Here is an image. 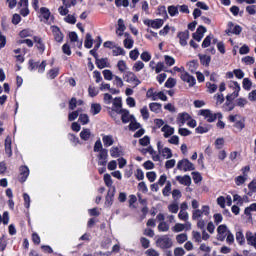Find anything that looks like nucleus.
I'll list each match as a JSON object with an SVG mask.
<instances>
[{
    "instance_id": "nucleus-22",
    "label": "nucleus",
    "mask_w": 256,
    "mask_h": 256,
    "mask_svg": "<svg viewBox=\"0 0 256 256\" xmlns=\"http://www.w3.org/2000/svg\"><path fill=\"white\" fill-rule=\"evenodd\" d=\"M29 177V168L27 166L20 167V181L21 183H25L27 178Z\"/></svg>"
},
{
    "instance_id": "nucleus-10",
    "label": "nucleus",
    "mask_w": 256,
    "mask_h": 256,
    "mask_svg": "<svg viewBox=\"0 0 256 256\" xmlns=\"http://www.w3.org/2000/svg\"><path fill=\"white\" fill-rule=\"evenodd\" d=\"M173 233H181V231H191V222H186L185 224L176 223L172 227Z\"/></svg>"
},
{
    "instance_id": "nucleus-18",
    "label": "nucleus",
    "mask_w": 256,
    "mask_h": 256,
    "mask_svg": "<svg viewBox=\"0 0 256 256\" xmlns=\"http://www.w3.org/2000/svg\"><path fill=\"white\" fill-rule=\"evenodd\" d=\"M118 115H121L122 123H129L133 119V115L129 114V110H124L118 112Z\"/></svg>"
},
{
    "instance_id": "nucleus-46",
    "label": "nucleus",
    "mask_w": 256,
    "mask_h": 256,
    "mask_svg": "<svg viewBox=\"0 0 256 256\" xmlns=\"http://www.w3.org/2000/svg\"><path fill=\"white\" fill-rule=\"evenodd\" d=\"M158 231L167 233V231H169V224H167V222H160L158 225Z\"/></svg>"
},
{
    "instance_id": "nucleus-8",
    "label": "nucleus",
    "mask_w": 256,
    "mask_h": 256,
    "mask_svg": "<svg viewBox=\"0 0 256 256\" xmlns=\"http://www.w3.org/2000/svg\"><path fill=\"white\" fill-rule=\"evenodd\" d=\"M108 159H109V151L108 150H102L101 152H98L97 161H98V165L100 167H107Z\"/></svg>"
},
{
    "instance_id": "nucleus-44",
    "label": "nucleus",
    "mask_w": 256,
    "mask_h": 256,
    "mask_svg": "<svg viewBox=\"0 0 256 256\" xmlns=\"http://www.w3.org/2000/svg\"><path fill=\"white\" fill-rule=\"evenodd\" d=\"M145 68V63H143L142 61H137L135 62V64L133 65V71H135L136 73H139V71H141V69Z\"/></svg>"
},
{
    "instance_id": "nucleus-16",
    "label": "nucleus",
    "mask_w": 256,
    "mask_h": 256,
    "mask_svg": "<svg viewBox=\"0 0 256 256\" xmlns=\"http://www.w3.org/2000/svg\"><path fill=\"white\" fill-rule=\"evenodd\" d=\"M104 183L106 187H109L108 193H112V195H115V187L113 186V179H111L110 174L104 175Z\"/></svg>"
},
{
    "instance_id": "nucleus-63",
    "label": "nucleus",
    "mask_w": 256,
    "mask_h": 256,
    "mask_svg": "<svg viewBox=\"0 0 256 256\" xmlns=\"http://www.w3.org/2000/svg\"><path fill=\"white\" fill-rule=\"evenodd\" d=\"M206 87L208 89V93H215V91H217V85L216 84H211V83H207Z\"/></svg>"
},
{
    "instance_id": "nucleus-3",
    "label": "nucleus",
    "mask_w": 256,
    "mask_h": 256,
    "mask_svg": "<svg viewBox=\"0 0 256 256\" xmlns=\"http://www.w3.org/2000/svg\"><path fill=\"white\" fill-rule=\"evenodd\" d=\"M199 115L204 117V119H206L208 123H213V121H216L217 119H223V114H221L220 112L213 113L209 109L200 110Z\"/></svg>"
},
{
    "instance_id": "nucleus-19",
    "label": "nucleus",
    "mask_w": 256,
    "mask_h": 256,
    "mask_svg": "<svg viewBox=\"0 0 256 256\" xmlns=\"http://www.w3.org/2000/svg\"><path fill=\"white\" fill-rule=\"evenodd\" d=\"M176 181H178L180 185H185L186 187H189V185H191V176H176Z\"/></svg>"
},
{
    "instance_id": "nucleus-51",
    "label": "nucleus",
    "mask_w": 256,
    "mask_h": 256,
    "mask_svg": "<svg viewBox=\"0 0 256 256\" xmlns=\"http://www.w3.org/2000/svg\"><path fill=\"white\" fill-rule=\"evenodd\" d=\"M175 85H177V81L174 78H168L165 82V87H167V89H172Z\"/></svg>"
},
{
    "instance_id": "nucleus-15",
    "label": "nucleus",
    "mask_w": 256,
    "mask_h": 256,
    "mask_svg": "<svg viewBox=\"0 0 256 256\" xmlns=\"http://www.w3.org/2000/svg\"><path fill=\"white\" fill-rule=\"evenodd\" d=\"M51 31L53 33V37L57 43H63V33L61 32V29L57 26H51Z\"/></svg>"
},
{
    "instance_id": "nucleus-50",
    "label": "nucleus",
    "mask_w": 256,
    "mask_h": 256,
    "mask_svg": "<svg viewBox=\"0 0 256 256\" xmlns=\"http://www.w3.org/2000/svg\"><path fill=\"white\" fill-rule=\"evenodd\" d=\"M40 13L46 20L49 19V17H51V12L49 11V8H40Z\"/></svg>"
},
{
    "instance_id": "nucleus-39",
    "label": "nucleus",
    "mask_w": 256,
    "mask_h": 256,
    "mask_svg": "<svg viewBox=\"0 0 256 256\" xmlns=\"http://www.w3.org/2000/svg\"><path fill=\"white\" fill-rule=\"evenodd\" d=\"M150 111H153V113H159L161 111V104L157 102L150 103L149 105Z\"/></svg>"
},
{
    "instance_id": "nucleus-27",
    "label": "nucleus",
    "mask_w": 256,
    "mask_h": 256,
    "mask_svg": "<svg viewBox=\"0 0 256 256\" xmlns=\"http://www.w3.org/2000/svg\"><path fill=\"white\" fill-rule=\"evenodd\" d=\"M124 35L126 37V39H124V47L126 49H133V44L135 43V41L131 39L129 33H125Z\"/></svg>"
},
{
    "instance_id": "nucleus-9",
    "label": "nucleus",
    "mask_w": 256,
    "mask_h": 256,
    "mask_svg": "<svg viewBox=\"0 0 256 256\" xmlns=\"http://www.w3.org/2000/svg\"><path fill=\"white\" fill-rule=\"evenodd\" d=\"M157 147L159 155H161V157H163L164 159H171V157H173V151H171V149L168 147L163 148L161 146V142L157 143Z\"/></svg>"
},
{
    "instance_id": "nucleus-29",
    "label": "nucleus",
    "mask_w": 256,
    "mask_h": 256,
    "mask_svg": "<svg viewBox=\"0 0 256 256\" xmlns=\"http://www.w3.org/2000/svg\"><path fill=\"white\" fill-rule=\"evenodd\" d=\"M90 137H93L90 129L86 128L80 132V138L83 139V141H89Z\"/></svg>"
},
{
    "instance_id": "nucleus-52",
    "label": "nucleus",
    "mask_w": 256,
    "mask_h": 256,
    "mask_svg": "<svg viewBox=\"0 0 256 256\" xmlns=\"http://www.w3.org/2000/svg\"><path fill=\"white\" fill-rule=\"evenodd\" d=\"M164 197H169L171 195V182H167L166 186L162 190Z\"/></svg>"
},
{
    "instance_id": "nucleus-28",
    "label": "nucleus",
    "mask_w": 256,
    "mask_h": 256,
    "mask_svg": "<svg viewBox=\"0 0 256 256\" xmlns=\"http://www.w3.org/2000/svg\"><path fill=\"white\" fill-rule=\"evenodd\" d=\"M5 153H6V155H8V157H11V155H13V151L11 150L10 136H7L5 139Z\"/></svg>"
},
{
    "instance_id": "nucleus-13",
    "label": "nucleus",
    "mask_w": 256,
    "mask_h": 256,
    "mask_svg": "<svg viewBox=\"0 0 256 256\" xmlns=\"http://www.w3.org/2000/svg\"><path fill=\"white\" fill-rule=\"evenodd\" d=\"M190 119H191V115L183 112V113L178 114L176 123H177V125H179V127H183V125H185V123H189Z\"/></svg>"
},
{
    "instance_id": "nucleus-59",
    "label": "nucleus",
    "mask_w": 256,
    "mask_h": 256,
    "mask_svg": "<svg viewBox=\"0 0 256 256\" xmlns=\"http://www.w3.org/2000/svg\"><path fill=\"white\" fill-rule=\"evenodd\" d=\"M146 177H147L148 181H150V183H154V181L157 179V173H155L153 171L147 172Z\"/></svg>"
},
{
    "instance_id": "nucleus-24",
    "label": "nucleus",
    "mask_w": 256,
    "mask_h": 256,
    "mask_svg": "<svg viewBox=\"0 0 256 256\" xmlns=\"http://www.w3.org/2000/svg\"><path fill=\"white\" fill-rule=\"evenodd\" d=\"M102 141H103L104 147H111V145L115 143V139L113 138V135H104L102 137Z\"/></svg>"
},
{
    "instance_id": "nucleus-38",
    "label": "nucleus",
    "mask_w": 256,
    "mask_h": 256,
    "mask_svg": "<svg viewBox=\"0 0 256 256\" xmlns=\"http://www.w3.org/2000/svg\"><path fill=\"white\" fill-rule=\"evenodd\" d=\"M192 239H193V241H195V243H201V241H203L201 232L193 230L192 231Z\"/></svg>"
},
{
    "instance_id": "nucleus-64",
    "label": "nucleus",
    "mask_w": 256,
    "mask_h": 256,
    "mask_svg": "<svg viewBox=\"0 0 256 256\" xmlns=\"http://www.w3.org/2000/svg\"><path fill=\"white\" fill-rule=\"evenodd\" d=\"M174 255L175 256H183L185 255V249H183L182 247H177L174 249Z\"/></svg>"
},
{
    "instance_id": "nucleus-56",
    "label": "nucleus",
    "mask_w": 256,
    "mask_h": 256,
    "mask_svg": "<svg viewBox=\"0 0 256 256\" xmlns=\"http://www.w3.org/2000/svg\"><path fill=\"white\" fill-rule=\"evenodd\" d=\"M129 57L130 59H132V61H137V59H139V50L137 49L131 50L129 53Z\"/></svg>"
},
{
    "instance_id": "nucleus-37",
    "label": "nucleus",
    "mask_w": 256,
    "mask_h": 256,
    "mask_svg": "<svg viewBox=\"0 0 256 256\" xmlns=\"http://www.w3.org/2000/svg\"><path fill=\"white\" fill-rule=\"evenodd\" d=\"M112 54L114 55V57H119V55L125 56V49H123L122 47L116 46L113 48Z\"/></svg>"
},
{
    "instance_id": "nucleus-34",
    "label": "nucleus",
    "mask_w": 256,
    "mask_h": 256,
    "mask_svg": "<svg viewBox=\"0 0 256 256\" xmlns=\"http://www.w3.org/2000/svg\"><path fill=\"white\" fill-rule=\"evenodd\" d=\"M236 241L239 245H245V235H243V230H238L236 232Z\"/></svg>"
},
{
    "instance_id": "nucleus-33",
    "label": "nucleus",
    "mask_w": 256,
    "mask_h": 256,
    "mask_svg": "<svg viewBox=\"0 0 256 256\" xmlns=\"http://www.w3.org/2000/svg\"><path fill=\"white\" fill-rule=\"evenodd\" d=\"M248 193L247 195H249V197H253L254 193H256V180H252L249 184H248Z\"/></svg>"
},
{
    "instance_id": "nucleus-40",
    "label": "nucleus",
    "mask_w": 256,
    "mask_h": 256,
    "mask_svg": "<svg viewBox=\"0 0 256 256\" xmlns=\"http://www.w3.org/2000/svg\"><path fill=\"white\" fill-rule=\"evenodd\" d=\"M168 13L171 17H175L176 15H179V6H169Z\"/></svg>"
},
{
    "instance_id": "nucleus-5",
    "label": "nucleus",
    "mask_w": 256,
    "mask_h": 256,
    "mask_svg": "<svg viewBox=\"0 0 256 256\" xmlns=\"http://www.w3.org/2000/svg\"><path fill=\"white\" fill-rule=\"evenodd\" d=\"M156 245L160 249H170V247H173V240L169 236L164 235L156 240Z\"/></svg>"
},
{
    "instance_id": "nucleus-43",
    "label": "nucleus",
    "mask_w": 256,
    "mask_h": 256,
    "mask_svg": "<svg viewBox=\"0 0 256 256\" xmlns=\"http://www.w3.org/2000/svg\"><path fill=\"white\" fill-rule=\"evenodd\" d=\"M82 111H83V109H78L76 111L69 113L68 121H75V119H77V117H79V113H81Z\"/></svg>"
},
{
    "instance_id": "nucleus-20",
    "label": "nucleus",
    "mask_w": 256,
    "mask_h": 256,
    "mask_svg": "<svg viewBox=\"0 0 256 256\" xmlns=\"http://www.w3.org/2000/svg\"><path fill=\"white\" fill-rule=\"evenodd\" d=\"M246 241L248 245H251L256 249V233L253 232H247L246 233Z\"/></svg>"
},
{
    "instance_id": "nucleus-32",
    "label": "nucleus",
    "mask_w": 256,
    "mask_h": 256,
    "mask_svg": "<svg viewBox=\"0 0 256 256\" xmlns=\"http://www.w3.org/2000/svg\"><path fill=\"white\" fill-rule=\"evenodd\" d=\"M110 155L111 157L117 158V157H121V155H123V152L121 151V148L117 146H113L110 149Z\"/></svg>"
},
{
    "instance_id": "nucleus-30",
    "label": "nucleus",
    "mask_w": 256,
    "mask_h": 256,
    "mask_svg": "<svg viewBox=\"0 0 256 256\" xmlns=\"http://www.w3.org/2000/svg\"><path fill=\"white\" fill-rule=\"evenodd\" d=\"M94 153H101L102 151H107V149L103 148V143L101 142V139H98L93 148Z\"/></svg>"
},
{
    "instance_id": "nucleus-42",
    "label": "nucleus",
    "mask_w": 256,
    "mask_h": 256,
    "mask_svg": "<svg viewBox=\"0 0 256 256\" xmlns=\"http://www.w3.org/2000/svg\"><path fill=\"white\" fill-rule=\"evenodd\" d=\"M168 211L170 213H179V204L177 202H173L168 205Z\"/></svg>"
},
{
    "instance_id": "nucleus-53",
    "label": "nucleus",
    "mask_w": 256,
    "mask_h": 256,
    "mask_svg": "<svg viewBox=\"0 0 256 256\" xmlns=\"http://www.w3.org/2000/svg\"><path fill=\"white\" fill-rule=\"evenodd\" d=\"M88 93L90 97H97V95H99V88L90 86L88 88Z\"/></svg>"
},
{
    "instance_id": "nucleus-35",
    "label": "nucleus",
    "mask_w": 256,
    "mask_h": 256,
    "mask_svg": "<svg viewBox=\"0 0 256 256\" xmlns=\"http://www.w3.org/2000/svg\"><path fill=\"white\" fill-rule=\"evenodd\" d=\"M84 47H86V49H91V47H93V36H91L90 33L86 34V39L84 42Z\"/></svg>"
},
{
    "instance_id": "nucleus-14",
    "label": "nucleus",
    "mask_w": 256,
    "mask_h": 256,
    "mask_svg": "<svg viewBox=\"0 0 256 256\" xmlns=\"http://www.w3.org/2000/svg\"><path fill=\"white\" fill-rule=\"evenodd\" d=\"M18 5L21 7L20 15L27 17V15H29V0H20Z\"/></svg>"
},
{
    "instance_id": "nucleus-58",
    "label": "nucleus",
    "mask_w": 256,
    "mask_h": 256,
    "mask_svg": "<svg viewBox=\"0 0 256 256\" xmlns=\"http://www.w3.org/2000/svg\"><path fill=\"white\" fill-rule=\"evenodd\" d=\"M211 39H213L212 35H208L204 41L202 42V47L203 49H207V47H209V45H211Z\"/></svg>"
},
{
    "instance_id": "nucleus-49",
    "label": "nucleus",
    "mask_w": 256,
    "mask_h": 256,
    "mask_svg": "<svg viewBox=\"0 0 256 256\" xmlns=\"http://www.w3.org/2000/svg\"><path fill=\"white\" fill-rule=\"evenodd\" d=\"M247 103H249V101H247V98H238L236 100V106L240 107L241 109H243V107H245Z\"/></svg>"
},
{
    "instance_id": "nucleus-61",
    "label": "nucleus",
    "mask_w": 256,
    "mask_h": 256,
    "mask_svg": "<svg viewBox=\"0 0 256 256\" xmlns=\"http://www.w3.org/2000/svg\"><path fill=\"white\" fill-rule=\"evenodd\" d=\"M57 75H59V70H58V68L51 69V70L48 72V77H49L50 79H55V77H57Z\"/></svg>"
},
{
    "instance_id": "nucleus-57",
    "label": "nucleus",
    "mask_w": 256,
    "mask_h": 256,
    "mask_svg": "<svg viewBox=\"0 0 256 256\" xmlns=\"http://www.w3.org/2000/svg\"><path fill=\"white\" fill-rule=\"evenodd\" d=\"M33 35V31L29 29H24L20 32V37L22 39H25L26 37H31Z\"/></svg>"
},
{
    "instance_id": "nucleus-62",
    "label": "nucleus",
    "mask_w": 256,
    "mask_h": 256,
    "mask_svg": "<svg viewBox=\"0 0 256 256\" xmlns=\"http://www.w3.org/2000/svg\"><path fill=\"white\" fill-rule=\"evenodd\" d=\"M114 85H116V87H123V79L117 75H114Z\"/></svg>"
},
{
    "instance_id": "nucleus-1",
    "label": "nucleus",
    "mask_w": 256,
    "mask_h": 256,
    "mask_svg": "<svg viewBox=\"0 0 256 256\" xmlns=\"http://www.w3.org/2000/svg\"><path fill=\"white\" fill-rule=\"evenodd\" d=\"M228 87L232 89L233 93L227 95V102L223 105V109L224 111H233V109H235V104H233L231 101L239 97V91H241V86L239 85V83L231 81L229 82Z\"/></svg>"
},
{
    "instance_id": "nucleus-12",
    "label": "nucleus",
    "mask_w": 256,
    "mask_h": 256,
    "mask_svg": "<svg viewBox=\"0 0 256 256\" xmlns=\"http://www.w3.org/2000/svg\"><path fill=\"white\" fill-rule=\"evenodd\" d=\"M229 232V229H227V225L222 224L218 226L217 228V239L218 241H225V237H227V233Z\"/></svg>"
},
{
    "instance_id": "nucleus-55",
    "label": "nucleus",
    "mask_w": 256,
    "mask_h": 256,
    "mask_svg": "<svg viewBox=\"0 0 256 256\" xmlns=\"http://www.w3.org/2000/svg\"><path fill=\"white\" fill-rule=\"evenodd\" d=\"M246 181H247V176H237L235 178V183L238 186L245 184Z\"/></svg>"
},
{
    "instance_id": "nucleus-25",
    "label": "nucleus",
    "mask_w": 256,
    "mask_h": 256,
    "mask_svg": "<svg viewBox=\"0 0 256 256\" xmlns=\"http://www.w3.org/2000/svg\"><path fill=\"white\" fill-rule=\"evenodd\" d=\"M96 65L98 69H105V67H109V59L107 58H96Z\"/></svg>"
},
{
    "instance_id": "nucleus-4",
    "label": "nucleus",
    "mask_w": 256,
    "mask_h": 256,
    "mask_svg": "<svg viewBox=\"0 0 256 256\" xmlns=\"http://www.w3.org/2000/svg\"><path fill=\"white\" fill-rule=\"evenodd\" d=\"M210 213H211V208L209 207V205H203L201 209H196L192 211V219L193 221H197L201 219L202 215H205L206 217H208Z\"/></svg>"
},
{
    "instance_id": "nucleus-17",
    "label": "nucleus",
    "mask_w": 256,
    "mask_h": 256,
    "mask_svg": "<svg viewBox=\"0 0 256 256\" xmlns=\"http://www.w3.org/2000/svg\"><path fill=\"white\" fill-rule=\"evenodd\" d=\"M112 111L115 113H119V111H122L123 103L121 98L116 97L112 100Z\"/></svg>"
},
{
    "instance_id": "nucleus-45",
    "label": "nucleus",
    "mask_w": 256,
    "mask_h": 256,
    "mask_svg": "<svg viewBox=\"0 0 256 256\" xmlns=\"http://www.w3.org/2000/svg\"><path fill=\"white\" fill-rule=\"evenodd\" d=\"M178 218L181 221H186V223L189 221V213L185 210H180L179 214H178Z\"/></svg>"
},
{
    "instance_id": "nucleus-54",
    "label": "nucleus",
    "mask_w": 256,
    "mask_h": 256,
    "mask_svg": "<svg viewBox=\"0 0 256 256\" xmlns=\"http://www.w3.org/2000/svg\"><path fill=\"white\" fill-rule=\"evenodd\" d=\"M200 62L202 65H209V63H211V57L208 55H200Z\"/></svg>"
},
{
    "instance_id": "nucleus-60",
    "label": "nucleus",
    "mask_w": 256,
    "mask_h": 256,
    "mask_svg": "<svg viewBox=\"0 0 256 256\" xmlns=\"http://www.w3.org/2000/svg\"><path fill=\"white\" fill-rule=\"evenodd\" d=\"M79 122L82 123V125H87V123H89V116L87 114H80Z\"/></svg>"
},
{
    "instance_id": "nucleus-36",
    "label": "nucleus",
    "mask_w": 256,
    "mask_h": 256,
    "mask_svg": "<svg viewBox=\"0 0 256 256\" xmlns=\"http://www.w3.org/2000/svg\"><path fill=\"white\" fill-rule=\"evenodd\" d=\"M118 71L120 73H125L129 68L127 67V63L124 60H119L117 63Z\"/></svg>"
},
{
    "instance_id": "nucleus-31",
    "label": "nucleus",
    "mask_w": 256,
    "mask_h": 256,
    "mask_svg": "<svg viewBox=\"0 0 256 256\" xmlns=\"http://www.w3.org/2000/svg\"><path fill=\"white\" fill-rule=\"evenodd\" d=\"M33 39H34V43H36L37 49H39V51L43 53V51H45V44H43V40L38 36H35Z\"/></svg>"
},
{
    "instance_id": "nucleus-21",
    "label": "nucleus",
    "mask_w": 256,
    "mask_h": 256,
    "mask_svg": "<svg viewBox=\"0 0 256 256\" xmlns=\"http://www.w3.org/2000/svg\"><path fill=\"white\" fill-rule=\"evenodd\" d=\"M161 131H162V133H164L163 136L167 139V138L171 137V135H173V133H175V128L166 124L161 128Z\"/></svg>"
},
{
    "instance_id": "nucleus-41",
    "label": "nucleus",
    "mask_w": 256,
    "mask_h": 256,
    "mask_svg": "<svg viewBox=\"0 0 256 256\" xmlns=\"http://www.w3.org/2000/svg\"><path fill=\"white\" fill-rule=\"evenodd\" d=\"M187 239H188V236L185 233H181L176 236V241L177 243H179V245H183V243H185Z\"/></svg>"
},
{
    "instance_id": "nucleus-47",
    "label": "nucleus",
    "mask_w": 256,
    "mask_h": 256,
    "mask_svg": "<svg viewBox=\"0 0 256 256\" xmlns=\"http://www.w3.org/2000/svg\"><path fill=\"white\" fill-rule=\"evenodd\" d=\"M91 113L92 115H98V113H101V104H92Z\"/></svg>"
},
{
    "instance_id": "nucleus-2",
    "label": "nucleus",
    "mask_w": 256,
    "mask_h": 256,
    "mask_svg": "<svg viewBox=\"0 0 256 256\" xmlns=\"http://www.w3.org/2000/svg\"><path fill=\"white\" fill-rule=\"evenodd\" d=\"M159 13H162L163 19H155V20H144V25L148 27H152V29H161L162 25H164L165 21H167L168 15L167 10H165V6H162L158 9Z\"/></svg>"
},
{
    "instance_id": "nucleus-48",
    "label": "nucleus",
    "mask_w": 256,
    "mask_h": 256,
    "mask_svg": "<svg viewBox=\"0 0 256 256\" xmlns=\"http://www.w3.org/2000/svg\"><path fill=\"white\" fill-rule=\"evenodd\" d=\"M103 75L106 81H113V78H115V75H113V72H111V70H104Z\"/></svg>"
},
{
    "instance_id": "nucleus-11",
    "label": "nucleus",
    "mask_w": 256,
    "mask_h": 256,
    "mask_svg": "<svg viewBox=\"0 0 256 256\" xmlns=\"http://www.w3.org/2000/svg\"><path fill=\"white\" fill-rule=\"evenodd\" d=\"M180 78L182 79V81H184L185 83H188L189 87H194L195 83H197V81L195 80V77L191 76L187 71L183 70L181 72Z\"/></svg>"
},
{
    "instance_id": "nucleus-6",
    "label": "nucleus",
    "mask_w": 256,
    "mask_h": 256,
    "mask_svg": "<svg viewBox=\"0 0 256 256\" xmlns=\"http://www.w3.org/2000/svg\"><path fill=\"white\" fill-rule=\"evenodd\" d=\"M123 79L124 81H126V83L134 85V87H137V85H141V81L139 80V78H137V75H135V73L131 71L125 72Z\"/></svg>"
},
{
    "instance_id": "nucleus-23",
    "label": "nucleus",
    "mask_w": 256,
    "mask_h": 256,
    "mask_svg": "<svg viewBox=\"0 0 256 256\" xmlns=\"http://www.w3.org/2000/svg\"><path fill=\"white\" fill-rule=\"evenodd\" d=\"M178 37L180 39V45L185 47V45H187V41L189 40V31L180 32Z\"/></svg>"
},
{
    "instance_id": "nucleus-7",
    "label": "nucleus",
    "mask_w": 256,
    "mask_h": 256,
    "mask_svg": "<svg viewBox=\"0 0 256 256\" xmlns=\"http://www.w3.org/2000/svg\"><path fill=\"white\" fill-rule=\"evenodd\" d=\"M177 169H179V171L185 172L194 171L195 166L193 165V163H191V161H189V159H183L178 162Z\"/></svg>"
},
{
    "instance_id": "nucleus-26",
    "label": "nucleus",
    "mask_w": 256,
    "mask_h": 256,
    "mask_svg": "<svg viewBox=\"0 0 256 256\" xmlns=\"http://www.w3.org/2000/svg\"><path fill=\"white\" fill-rule=\"evenodd\" d=\"M229 30H226L227 35H229V33H233V35H240L241 34V26L236 25L233 27V23H229Z\"/></svg>"
}]
</instances>
